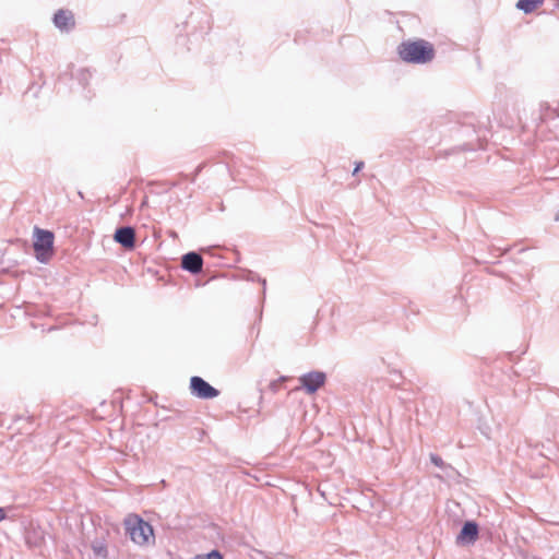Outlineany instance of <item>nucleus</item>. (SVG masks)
I'll use <instances>...</instances> for the list:
<instances>
[{"label":"nucleus","instance_id":"dca6fc26","mask_svg":"<svg viewBox=\"0 0 559 559\" xmlns=\"http://www.w3.org/2000/svg\"><path fill=\"white\" fill-rule=\"evenodd\" d=\"M364 162H357L355 164V168L353 170V175L355 176L356 174H358L362 168H364Z\"/></svg>","mask_w":559,"mask_h":559},{"label":"nucleus","instance_id":"f8f14e48","mask_svg":"<svg viewBox=\"0 0 559 559\" xmlns=\"http://www.w3.org/2000/svg\"><path fill=\"white\" fill-rule=\"evenodd\" d=\"M430 462L441 468L443 472H445L448 475H450V472H454V467L451 464L445 463L441 456L438 454L431 453L430 454Z\"/></svg>","mask_w":559,"mask_h":559},{"label":"nucleus","instance_id":"20e7f679","mask_svg":"<svg viewBox=\"0 0 559 559\" xmlns=\"http://www.w3.org/2000/svg\"><path fill=\"white\" fill-rule=\"evenodd\" d=\"M191 394L198 399L212 400L219 395V391L199 376L190 379Z\"/></svg>","mask_w":559,"mask_h":559},{"label":"nucleus","instance_id":"6e6552de","mask_svg":"<svg viewBox=\"0 0 559 559\" xmlns=\"http://www.w3.org/2000/svg\"><path fill=\"white\" fill-rule=\"evenodd\" d=\"M181 267L193 275L201 273L203 269L202 255L197 251L185 253L181 257Z\"/></svg>","mask_w":559,"mask_h":559},{"label":"nucleus","instance_id":"6ab92c4d","mask_svg":"<svg viewBox=\"0 0 559 559\" xmlns=\"http://www.w3.org/2000/svg\"><path fill=\"white\" fill-rule=\"evenodd\" d=\"M463 150H474V147H473V146H469V145H465V146L463 147Z\"/></svg>","mask_w":559,"mask_h":559},{"label":"nucleus","instance_id":"f3484780","mask_svg":"<svg viewBox=\"0 0 559 559\" xmlns=\"http://www.w3.org/2000/svg\"><path fill=\"white\" fill-rule=\"evenodd\" d=\"M270 388H271L272 391L275 392L277 390V383L275 381L271 382Z\"/></svg>","mask_w":559,"mask_h":559},{"label":"nucleus","instance_id":"a211bd4d","mask_svg":"<svg viewBox=\"0 0 559 559\" xmlns=\"http://www.w3.org/2000/svg\"><path fill=\"white\" fill-rule=\"evenodd\" d=\"M5 516V512L3 508H0V521H2Z\"/></svg>","mask_w":559,"mask_h":559},{"label":"nucleus","instance_id":"f257e3e1","mask_svg":"<svg viewBox=\"0 0 559 559\" xmlns=\"http://www.w3.org/2000/svg\"><path fill=\"white\" fill-rule=\"evenodd\" d=\"M397 53L406 63L426 64L435 59L436 49L425 39L405 40L397 46Z\"/></svg>","mask_w":559,"mask_h":559},{"label":"nucleus","instance_id":"2eb2a0df","mask_svg":"<svg viewBox=\"0 0 559 559\" xmlns=\"http://www.w3.org/2000/svg\"><path fill=\"white\" fill-rule=\"evenodd\" d=\"M248 280H250V281L257 280L258 282H260L263 286V296L265 295V289H266V280L265 278L260 277L257 273L250 272L248 275Z\"/></svg>","mask_w":559,"mask_h":559},{"label":"nucleus","instance_id":"39448f33","mask_svg":"<svg viewBox=\"0 0 559 559\" xmlns=\"http://www.w3.org/2000/svg\"><path fill=\"white\" fill-rule=\"evenodd\" d=\"M326 381V373L319 370H312L304 373L299 378L300 386L307 394H314Z\"/></svg>","mask_w":559,"mask_h":559},{"label":"nucleus","instance_id":"1a4fd4ad","mask_svg":"<svg viewBox=\"0 0 559 559\" xmlns=\"http://www.w3.org/2000/svg\"><path fill=\"white\" fill-rule=\"evenodd\" d=\"M52 21L55 26L61 32L69 33L75 27L74 15L70 10L59 9L53 14Z\"/></svg>","mask_w":559,"mask_h":559},{"label":"nucleus","instance_id":"423d86ee","mask_svg":"<svg viewBox=\"0 0 559 559\" xmlns=\"http://www.w3.org/2000/svg\"><path fill=\"white\" fill-rule=\"evenodd\" d=\"M479 536V525L473 521H465L456 536L455 543L459 546L474 545Z\"/></svg>","mask_w":559,"mask_h":559},{"label":"nucleus","instance_id":"9d476101","mask_svg":"<svg viewBox=\"0 0 559 559\" xmlns=\"http://www.w3.org/2000/svg\"><path fill=\"white\" fill-rule=\"evenodd\" d=\"M91 548L96 557L102 559L108 558V548L104 538H95L92 540Z\"/></svg>","mask_w":559,"mask_h":559},{"label":"nucleus","instance_id":"aec40b11","mask_svg":"<svg viewBox=\"0 0 559 559\" xmlns=\"http://www.w3.org/2000/svg\"><path fill=\"white\" fill-rule=\"evenodd\" d=\"M552 559H559V554L557 556H555Z\"/></svg>","mask_w":559,"mask_h":559},{"label":"nucleus","instance_id":"0eeeda50","mask_svg":"<svg viewBox=\"0 0 559 559\" xmlns=\"http://www.w3.org/2000/svg\"><path fill=\"white\" fill-rule=\"evenodd\" d=\"M114 240L127 250L135 247V229L131 226H121L115 230Z\"/></svg>","mask_w":559,"mask_h":559},{"label":"nucleus","instance_id":"f03ea898","mask_svg":"<svg viewBox=\"0 0 559 559\" xmlns=\"http://www.w3.org/2000/svg\"><path fill=\"white\" fill-rule=\"evenodd\" d=\"M124 528L130 539L136 545L144 546L151 542L154 543L153 526L138 514L132 513L124 519Z\"/></svg>","mask_w":559,"mask_h":559},{"label":"nucleus","instance_id":"7ed1b4c3","mask_svg":"<svg viewBox=\"0 0 559 559\" xmlns=\"http://www.w3.org/2000/svg\"><path fill=\"white\" fill-rule=\"evenodd\" d=\"M55 235L48 229L34 227L33 248L35 258L40 263H48L55 253L53 249Z\"/></svg>","mask_w":559,"mask_h":559},{"label":"nucleus","instance_id":"4468645a","mask_svg":"<svg viewBox=\"0 0 559 559\" xmlns=\"http://www.w3.org/2000/svg\"><path fill=\"white\" fill-rule=\"evenodd\" d=\"M194 559H224L223 555L217 550L213 549L206 555H198Z\"/></svg>","mask_w":559,"mask_h":559},{"label":"nucleus","instance_id":"9b49d317","mask_svg":"<svg viewBox=\"0 0 559 559\" xmlns=\"http://www.w3.org/2000/svg\"><path fill=\"white\" fill-rule=\"evenodd\" d=\"M544 0H519L516 9L523 11L525 14L532 13L538 5L543 4Z\"/></svg>","mask_w":559,"mask_h":559},{"label":"nucleus","instance_id":"ddd939ff","mask_svg":"<svg viewBox=\"0 0 559 559\" xmlns=\"http://www.w3.org/2000/svg\"><path fill=\"white\" fill-rule=\"evenodd\" d=\"M74 79L84 87L87 85L90 79L92 78V73L88 69L82 68L79 69L74 74Z\"/></svg>","mask_w":559,"mask_h":559}]
</instances>
